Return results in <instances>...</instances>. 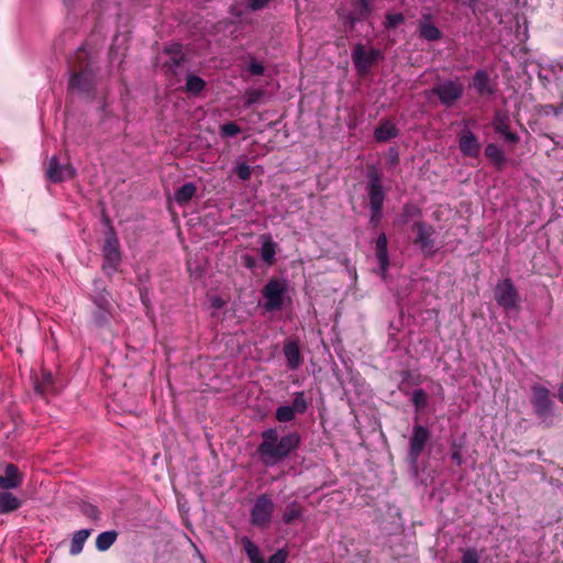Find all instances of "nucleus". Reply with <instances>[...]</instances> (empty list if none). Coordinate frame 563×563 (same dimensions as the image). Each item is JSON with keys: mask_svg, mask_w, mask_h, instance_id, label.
I'll use <instances>...</instances> for the list:
<instances>
[{"mask_svg": "<svg viewBox=\"0 0 563 563\" xmlns=\"http://www.w3.org/2000/svg\"><path fill=\"white\" fill-rule=\"evenodd\" d=\"M379 52L371 49L366 52L362 44L355 45L352 52V60L357 74L367 75L372 66L377 62Z\"/></svg>", "mask_w": 563, "mask_h": 563, "instance_id": "nucleus-13", "label": "nucleus"}, {"mask_svg": "<svg viewBox=\"0 0 563 563\" xmlns=\"http://www.w3.org/2000/svg\"><path fill=\"white\" fill-rule=\"evenodd\" d=\"M352 5L360 20L366 19L372 11L369 0H352Z\"/></svg>", "mask_w": 563, "mask_h": 563, "instance_id": "nucleus-36", "label": "nucleus"}, {"mask_svg": "<svg viewBox=\"0 0 563 563\" xmlns=\"http://www.w3.org/2000/svg\"><path fill=\"white\" fill-rule=\"evenodd\" d=\"M391 159H395L397 162L398 161V154L395 153V156H391Z\"/></svg>", "mask_w": 563, "mask_h": 563, "instance_id": "nucleus-57", "label": "nucleus"}, {"mask_svg": "<svg viewBox=\"0 0 563 563\" xmlns=\"http://www.w3.org/2000/svg\"><path fill=\"white\" fill-rule=\"evenodd\" d=\"M375 255L379 264V274L385 278L389 268V254H388V239L387 235L382 232L375 240Z\"/></svg>", "mask_w": 563, "mask_h": 563, "instance_id": "nucleus-19", "label": "nucleus"}, {"mask_svg": "<svg viewBox=\"0 0 563 563\" xmlns=\"http://www.w3.org/2000/svg\"><path fill=\"white\" fill-rule=\"evenodd\" d=\"M451 460L459 466H461L463 464L461 448L456 446L455 444L453 445V451L451 453Z\"/></svg>", "mask_w": 563, "mask_h": 563, "instance_id": "nucleus-49", "label": "nucleus"}, {"mask_svg": "<svg viewBox=\"0 0 563 563\" xmlns=\"http://www.w3.org/2000/svg\"><path fill=\"white\" fill-rule=\"evenodd\" d=\"M428 394L422 389H415L411 396V404L417 413L422 412L428 407Z\"/></svg>", "mask_w": 563, "mask_h": 563, "instance_id": "nucleus-33", "label": "nucleus"}, {"mask_svg": "<svg viewBox=\"0 0 563 563\" xmlns=\"http://www.w3.org/2000/svg\"><path fill=\"white\" fill-rule=\"evenodd\" d=\"M459 150L463 156L477 158L482 151V144L475 133L467 126L457 134Z\"/></svg>", "mask_w": 563, "mask_h": 563, "instance_id": "nucleus-14", "label": "nucleus"}, {"mask_svg": "<svg viewBox=\"0 0 563 563\" xmlns=\"http://www.w3.org/2000/svg\"><path fill=\"white\" fill-rule=\"evenodd\" d=\"M399 134V130L395 123L384 120L374 131V137L377 142L385 143L390 141L391 139L397 137Z\"/></svg>", "mask_w": 563, "mask_h": 563, "instance_id": "nucleus-23", "label": "nucleus"}, {"mask_svg": "<svg viewBox=\"0 0 563 563\" xmlns=\"http://www.w3.org/2000/svg\"><path fill=\"white\" fill-rule=\"evenodd\" d=\"M197 191V187L194 183H186L175 191V201L179 206L187 205Z\"/></svg>", "mask_w": 563, "mask_h": 563, "instance_id": "nucleus-29", "label": "nucleus"}, {"mask_svg": "<svg viewBox=\"0 0 563 563\" xmlns=\"http://www.w3.org/2000/svg\"><path fill=\"white\" fill-rule=\"evenodd\" d=\"M269 0H249V8L253 11H257L267 5Z\"/></svg>", "mask_w": 563, "mask_h": 563, "instance_id": "nucleus-50", "label": "nucleus"}, {"mask_svg": "<svg viewBox=\"0 0 563 563\" xmlns=\"http://www.w3.org/2000/svg\"><path fill=\"white\" fill-rule=\"evenodd\" d=\"M164 53L169 58L164 63V68L172 75L177 74V68L181 67L186 62V55L183 53V45L180 43H173L164 47Z\"/></svg>", "mask_w": 563, "mask_h": 563, "instance_id": "nucleus-17", "label": "nucleus"}, {"mask_svg": "<svg viewBox=\"0 0 563 563\" xmlns=\"http://www.w3.org/2000/svg\"><path fill=\"white\" fill-rule=\"evenodd\" d=\"M493 128L496 133L501 134L509 130V118L503 112H496L493 120Z\"/></svg>", "mask_w": 563, "mask_h": 563, "instance_id": "nucleus-34", "label": "nucleus"}, {"mask_svg": "<svg viewBox=\"0 0 563 563\" xmlns=\"http://www.w3.org/2000/svg\"><path fill=\"white\" fill-rule=\"evenodd\" d=\"M241 544L251 563H264L258 547L249 537L243 536Z\"/></svg>", "mask_w": 563, "mask_h": 563, "instance_id": "nucleus-30", "label": "nucleus"}, {"mask_svg": "<svg viewBox=\"0 0 563 563\" xmlns=\"http://www.w3.org/2000/svg\"><path fill=\"white\" fill-rule=\"evenodd\" d=\"M80 511L81 514L87 517L88 519L92 520V521H98L100 520V510L98 509L97 506L92 505V504H89V503H84L81 506H80Z\"/></svg>", "mask_w": 563, "mask_h": 563, "instance_id": "nucleus-40", "label": "nucleus"}, {"mask_svg": "<svg viewBox=\"0 0 563 563\" xmlns=\"http://www.w3.org/2000/svg\"><path fill=\"white\" fill-rule=\"evenodd\" d=\"M289 556V552L286 548L277 550L274 554H272L267 562L264 560V563H286Z\"/></svg>", "mask_w": 563, "mask_h": 563, "instance_id": "nucleus-43", "label": "nucleus"}, {"mask_svg": "<svg viewBox=\"0 0 563 563\" xmlns=\"http://www.w3.org/2000/svg\"><path fill=\"white\" fill-rule=\"evenodd\" d=\"M22 501L11 492L0 489V514H9L18 510Z\"/></svg>", "mask_w": 563, "mask_h": 563, "instance_id": "nucleus-25", "label": "nucleus"}, {"mask_svg": "<svg viewBox=\"0 0 563 563\" xmlns=\"http://www.w3.org/2000/svg\"><path fill=\"white\" fill-rule=\"evenodd\" d=\"M235 174L241 180H249L251 178L252 170L246 163H241L236 166Z\"/></svg>", "mask_w": 563, "mask_h": 563, "instance_id": "nucleus-45", "label": "nucleus"}, {"mask_svg": "<svg viewBox=\"0 0 563 563\" xmlns=\"http://www.w3.org/2000/svg\"><path fill=\"white\" fill-rule=\"evenodd\" d=\"M102 271L106 274L111 275L112 273L118 271L122 261L120 242L113 227L111 225L109 227V230L106 233V240L104 245L102 247Z\"/></svg>", "mask_w": 563, "mask_h": 563, "instance_id": "nucleus-6", "label": "nucleus"}, {"mask_svg": "<svg viewBox=\"0 0 563 563\" xmlns=\"http://www.w3.org/2000/svg\"><path fill=\"white\" fill-rule=\"evenodd\" d=\"M206 81L195 75V74H188L187 77H186V85H185V91L189 95V96H199L205 89H206Z\"/></svg>", "mask_w": 563, "mask_h": 563, "instance_id": "nucleus-28", "label": "nucleus"}, {"mask_svg": "<svg viewBox=\"0 0 563 563\" xmlns=\"http://www.w3.org/2000/svg\"><path fill=\"white\" fill-rule=\"evenodd\" d=\"M283 353L286 358V366L289 371H297L302 365L303 357L297 340H286L284 342Z\"/></svg>", "mask_w": 563, "mask_h": 563, "instance_id": "nucleus-18", "label": "nucleus"}, {"mask_svg": "<svg viewBox=\"0 0 563 563\" xmlns=\"http://www.w3.org/2000/svg\"><path fill=\"white\" fill-rule=\"evenodd\" d=\"M297 415H302L309 407V399L305 391H296L292 394V402L289 406Z\"/></svg>", "mask_w": 563, "mask_h": 563, "instance_id": "nucleus-32", "label": "nucleus"}, {"mask_svg": "<svg viewBox=\"0 0 563 563\" xmlns=\"http://www.w3.org/2000/svg\"><path fill=\"white\" fill-rule=\"evenodd\" d=\"M71 1H73V0H64V2H65V3H67V4H68L69 2H71Z\"/></svg>", "mask_w": 563, "mask_h": 563, "instance_id": "nucleus-59", "label": "nucleus"}, {"mask_svg": "<svg viewBox=\"0 0 563 563\" xmlns=\"http://www.w3.org/2000/svg\"><path fill=\"white\" fill-rule=\"evenodd\" d=\"M91 530L90 529H81L76 531L73 534L71 541H70V548L69 553L70 555L75 556L82 552L84 544L87 541V539L90 537Z\"/></svg>", "mask_w": 563, "mask_h": 563, "instance_id": "nucleus-27", "label": "nucleus"}, {"mask_svg": "<svg viewBox=\"0 0 563 563\" xmlns=\"http://www.w3.org/2000/svg\"><path fill=\"white\" fill-rule=\"evenodd\" d=\"M242 263L249 269H254L257 266L256 258L250 254H244L242 256Z\"/></svg>", "mask_w": 563, "mask_h": 563, "instance_id": "nucleus-48", "label": "nucleus"}, {"mask_svg": "<svg viewBox=\"0 0 563 563\" xmlns=\"http://www.w3.org/2000/svg\"><path fill=\"white\" fill-rule=\"evenodd\" d=\"M547 108H549L550 110H552L555 114H559V111H556V110H555L554 106L549 104V106H547Z\"/></svg>", "mask_w": 563, "mask_h": 563, "instance_id": "nucleus-54", "label": "nucleus"}, {"mask_svg": "<svg viewBox=\"0 0 563 563\" xmlns=\"http://www.w3.org/2000/svg\"><path fill=\"white\" fill-rule=\"evenodd\" d=\"M356 21H361V20L358 19V14H355V15H354V14H350V15L347 16V22L350 23V25H351V26H354V24L356 23Z\"/></svg>", "mask_w": 563, "mask_h": 563, "instance_id": "nucleus-53", "label": "nucleus"}, {"mask_svg": "<svg viewBox=\"0 0 563 563\" xmlns=\"http://www.w3.org/2000/svg\"><path fill=\"white\" fill-rule=\"evenodd\" d=\"M412 232L416 233V238L413 239V244L419 246V249L424 254H431L434 251V228L424 221H417L411 227Z\"/></svg>", "mask_w": 563, "mask_h": 563, "instance_id": "nucleus-11", "label": "nucleus"}, {"mask_svg": "<svg viewBox=\"0 0 563 563\" xmlns=\"http://www.w3.org/2000/svg\"><path fill=\"white\" fill-rule=\"evenodd\" d=\"M76 58L79 65H74V73L69 79L68 87L79 93L88 96L91 100L96 97V73L89 62H85L86 52L78 49Z\"/></svg>", "mask_w": 563, "mask_h": 563, "instance_id": "nucleus-2", "label": "nucleus"}, {"mask_svg": "<svg viewBox=\"0 0 563 563\" xmlns=\"http://www.w3.org/2000/svg\"><path fill=\"white\" fill-rule=\"evenodd\" d=\"M495 299L506 311H511L519 307L520 296L510 278H506L497 284Z\"/></svg>", "mask_w": 563, "mask_h": 563, "instance_id": "nucleus-10", "label": "nucleus"}, {"mask_svg": "<svg viewBox=\"0 0 563 563\" xmlns=\"http://www.w3.org/2000/svg\"><path fill=\"white\" fill-rule=\"evenodd\" d=\"M275 504L267 494L257 496L251 510L250 522L257 528H266L272 521Z\"/></svg>", "mask_w": 563, "mask_h": 563, "instance_id": "nucleus-8", "label": "nucleus"}, {"mask_svg": "<svg viewBox=\"0 0 563 563\" xmlns=\"http://www.w3.org/2000/svg\"><path fill=\"white\" fill-rule=\"evenodd\" d=\"M431 95L439 99L441 106L451 109L460 101L464 95V85L459 77L438 80Z\"/></svg>", "mask_w": 563, "mask_h": 563, "instance_id": "nucleus-4", "label": "nucleus"}, {"mask_svg": "<svg viewBox=\"0 0 563 563\" xmlns=\"http://www.w3.org/2000/svg\"><path fill=\"white\" fill-rule=\"evenodd\" d=\"M213 306L217 307V308H220L221 307V302L219 300H216L213 302Z\"/></svg>", "mask_w": 563, "mask_h": 563, "instance_id": "nucleus-56", "label": "nucleus"}, {"mask_svg": "<svg viewBox=\"0 0 563 563\" xmlns=\"http://www.w3.org/2000/svg\"><path fill=\"white\" fill-rule=\"evenodd\" d=\"M110 309H97L92 314V321L96 327L104 328L109 323Z\"/></svg>", "mask_w": 563, "mask_h": 563, "instance_id": "nucleus-38", "label": "nucleus"}, {"mask_svg": "<svg viewBox=\"0 0 563 563\" xmlns=\"http://www.w3.org/2000/svg\"><path fill=\"white\" fill-rule=\"evenodd\" d=\"M470 88L473 89L481 99L490 101L496 97L498 84L486 69H477L472 76Z\"/></svg>", "mask_w": 563, "mask_h": 563, "instance_id": "nucleus-9", "label": "nucleus"}, {"mask_svg": "<svg viewBox=\"0 0 563 563\" xmlns=\"http://www.w3.org/2000/svg\"><path fill=\"white\" fill-rule=\"evenodd\" d=\"M530 404L540 423L545 428L552 427L555 402L550 389L543 385L534 384L531 387Z\"/></svg>", "mask_w": 563, "mask_h": 563, "instance_id": "nucleus-3", "label": "nucleus"}, {"mask_svg": "<svg viewBox=\"0 0 563 563\" xmlns=\"http://www.w3.org/2000/svg\"><path fill=\"white\" fill-rule=\"evenodd\" d=\"M288 291V283L285 279L272 278L262 289L265 299L264 309L267 312H275L283 308L285 296Z\"/></svg>", "mask_w": 563, "mask_h": 563, "instance_id": "nucleus-5", "label": "nucleus"}, {"mask_svg": "<svg viewBox=\"0 0 563 563\" xmlns=\"http://www.w3.org/2000/svg\"><path fill=\"white\" fill-rule=\"evenodd\" d=\"M302 516L303 506L295 499L286 504L282 512V520L285 525H292L295 521L300 520Z\"/></svg>", "mask_w": 563, "mask_h": 563, "instance_id": "nucleus-24", "label": "nucleus"}, {"mask_svg": "<svg viewBox=\"0 0 563 563\" xmlns=\"http://www.w3.org/2000/svg\"><path fill=\"white\" fill-rule=\"evenodd\" d=\"M93 303L96 305L97 309H110L111 305L108 299V295L99 294L93 297Z\"/></svg>", "mask_w": 563, "mask_h": 563, "instance_id": "nucleus-47", "label": "nucleus"}, {"mask_svg": "<svg viewBox=\"0 0 563 563\" xmlns=\"http://www.w3.org/2000/svg\"><path fill=\"white\" fill-rule=\"evenodd\" d=\"M501 135L505 137V140L515 145L519 142V135L515 132H511L510 130H507V132L501 133Z\"/></svg>", "mask_w": 563, "mask_h": 563, "instance_id": "nucleus-51", "label": "nucleus"}, {"mask_svg": "<svg viewBox=\"0 0 563 563\" xmlns=\"http://www.w3.org/2000/svg\"><path fill=\"white\" fill-rule=\"evenodd\" d=\"M405 22V16L402 13H387L385 16V21L383 22V25L387 30H394L398 25L402 24Z\"/></svg>", "mask_w": 563, "mask_h": 563, "instance_id": "nucleus-37", "label": "nucleus"}, {"mask_svg": "<svg viewBox=\"0 0 563 563\" xmlns=\"http://www.w3.org/2000/svg\"><path fill=\"white\" fill-rule=\"evenodd\" d=\"M118 539V532L114 530L103 531L96 539V548L100 552L109 550Z\"/></svg>", "mask_w": 563, "mask_h": 563, "instance_id": "nucleus-31", "label": "nucleus"}, {"mask_svg": "<svg viewBox=\"0 0 563 563\" xmlns=\"http://www.w3.org/2000/svg\"><path fill=\"white\" fill-rule=\"evenodd\" d=\"M484 154L496 170H503L507 164V157L504 151L495 143H488L485 147Z\"/></svg>", "mask_w": 563, "mask_h": 563, "instance_id": "nucleus-21", "label": "nucleus"}, {"mask_svg": "<svg viewBox=\"0 0 563 563\" xmlns=\"http://www.w3.org/2000/svg\"><path fill=\"white\" fill-rule=\"evenodd\" d=\"M421 216V209L412 203H406L402 208V222L406 223L409 219L420 217Z\"/></svg>", "mask_w": 563, "mask_h": 563, "instance_id": "nucleus-41", "label": "nucleus"}, {"mask_svg": "<svg viewBox=\"0 0 563 563\" xmlns=\"http://www.w3.org/2000/svg\"><path fill=\"white\" fill-rule=\"evenodd\" d=\"M431 438V432L428 428L415 423L412 434L409 441L408 459L411 463H416L421 453L423 452L428 441Z\"/></svg>", "mask_w": 563, "mask_h": 563, "instance_id": "nucleus-12", "label": "nucleus"}, {"mask_svg": "<svg viewBox=\"0 0 563 563\" xmlns=\"http://www.w3.org/2000/svg\"><path fill=\"white\" fill-rule=\"evenodd\" d=\"M296 415L289 406H279L275 411V418L280 423L291 422L295 420Z\"/></svg>", "mask_w": 563, "mask_h": 563, "instance_id": "nucleus-35", "label": "nucleus"}, {"mask_svg": "<svg viewBox=\"0 0 563 563\" xmlns=\"http://www.w3.org/2000/svg\"><path fill=\"white\" fill-rule=\"evenodd\" d=\"M258 96H260V93H257L256 97L252 96V98L250 99L249 103L255 102Z\"/></svg>", "mask_w": 563, "mask_h": 563, "instance_id": "nucleus-55", "label": "nucleus"}, {"mask_svg": "<svg viewBox=\"0 0 563 563\" xmlns=\"http://www.w3.org/2000/svg\"><path fill=\"white\" fill-rule=\"evenodd\" d=\"M400 375H401V378H402L401 383H405V382L411 379V377H412V373L410 371H408V369L402 371Z\"/></svg>", "mask_w": 563, "mask_h": 563, "instance_id": "nucleus-52", "label": "nucleus"}, {"mask_svg": "<svg viewBox=\"0 0 563 563\" xmlns=\"http://www.w3.org/2000/svg\"><path fill=\"white\" fill-rule=\"evenodd\" d=\"M461 563H481L479 554L475 548H468L463 552Z\"/></svg>", "mask_w": 563, "mask_h": 563, "instance_id": "nucleus-44", "label": "nucleus"}, {"mask_svg": "<svg viewBox=\"0 0 563 563\" xmlns=\"http://www.w3.org/2000/svg\"><path fill=\"white\" fill-rule=\"evenodd\" d=\"M262 239L261 257L267 265H273L276 261L277 244L272 240L271 235H262Z\"/></svg>", "mask_w": 563, "mask_h": 563, "instance_id": "nucleus-26", "label": "nucleus"}, {"mask_svg": "<svg viewBox=\"0 0 563 563\" xmlns=\"http://www.w3.org/2000/svg\"><path fill=\"white\" fill-rule=\"evenodd\" d=\"M301 444V437L297 431L279 437L276 428H268L261 433V442L256 452L261 462L272 467L288 459Z\"/></svg>", "mask_w": 563, "mask_h": 563, "instance_id": "nucleus-1", "label": "nucleus"}, {"mask_svg": "<svg viewBox=\"0 0 563 563\" xmlns=\"http://www.w3.org/2000/svg\"><path fill=\"white\" fill-rule=\"evenodd\" d=\"M383 219V209H369V220L368 225L371 229L376 230Z\"/></svg>", "mask_w": 563, "mask_h": 563, "instance_id": "nucleus-42", "label": "nucleus"}, {"mask_svg": "<svg viewBox=\"0 0 563 563\" xmlns=\"http://www.w3.org/2000/svg\"><path fill=\"white\" fill-rule=\"evenodd\" d=\"M365 186L369 209H384L386 194L383 188V175L374 167L367 169Z\"/></svg>", "mask_w": 563, "mask_h": 563, "instance_id": "nucleus-7", "label": "nucleus"}, {"mask_svg": "<svg viewBox=\"0 0 563 563\" xmlns=\"http://www.w3.org/2000/svg\"><path fill=\"white\" fill-rule=\"evenodd\" d=\"M23 481V476L20 473L16 465L9 463L4 467V474L0 476V489L8 490L18 488Z\"/></svg>", "mask_w": 563, "mask_h": 563, "instance_id": "nucleus-20", "label": "nucleus"}, {"mask_svg": "<svg viewBox=\"0 0 563 563\" xmlns=\"http://www.w3.org/2000/svg\"><path fill=\"white\" fill-rule=\"evenodd\" d=\"M76 169L70 164H60L57 156H52L47 163L46 177L52 183H62L74 178Z\"/></svg>", "mask_w": 563, "mask_h": 563, "instance_id": "nucleus-15", "label": "nucleus"}, {"mask_svg": "<svg viewBox=\"0 0 563 563\" xmlns=\"http://www.w3.org/2000/svg\"><path fill=\"white\" fill-rule=\"evenodd\" d=\"M247 69L251 75L253 76H262L265 71V68L262 63L257 62L256 59H251Z\"/></svg>", "mask_w": 563, "mask_h": 563, "instance_id": "nucleus-46", "label": "nucleus"}, {"mask_svg": "<svg viewBox=\"0 0 563 563\" xmlns=\"http://www.w3.org/2000/svg\"><path fill=\"white\" fill-rule=\"evenodd\" d=\"M391 159H395L397 162L398 161V154L395 153V156H391Z\"/></svg>", "mask_w": 563, "mask_h": 563, "instance_id": "nucleus-58", "label": "nucleus"}, {"mask_svg": "<svg viewBox=\"0 0 563 563\" xmlns=\"http://www.w3.org/2000/svg\"><path fill=\"white\" fill-rule=\"evenodd\" d=\"M417 32L421 40L438 42L442 40L443 32L434 24L431 13H422L417 22Z\"/></svg>", "mask_w": 563, "mask_h": 563, "instance_id": "nucleus-16", "label": "nucleus"}, {"mask_svg": "<svg viewBox=\"0 0 563 563\" xmlns=\"http://www.w3.org/2000/svg\"><path fill=\"white\" fill-rule=\"evenodd\" d=\"M34 389L35 393L43 398L55 395L56 389L54 386L53 375L47 371H43L41 378L36 379L34 383Z\"/></svg>", "mask_w": 563, "mask_h": 563, "instance_id": "nucleus-22", "label": "nucleus"}, {"mask_svg": "<svg viewBox=\"0 0 563 563\" xmlns=\"http://www.w3.org/2000/svg\"><path fill=\"white\" fill-rule=\"evenodd\" d=\"M242 132V129L235 122H227L220 126V134L222 137H232Z\"/></svg>", "mask_w": 563, "mask_h": 563, "instance_id": "nucleus-39", "label": "nucleus"}]
</instances>
